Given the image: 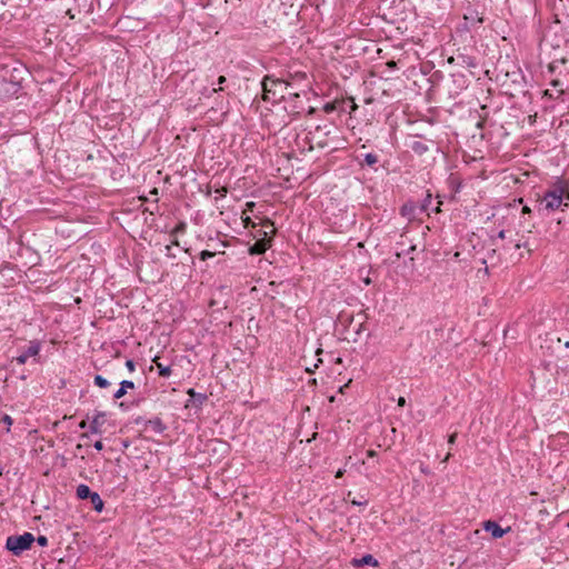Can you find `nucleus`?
I'll list each match as a JSON object with an SVG mask.
<instances>
[{"label": "nucleus", "instance_id": "nucleus-1", "mask_svg": "<svg viewBox=\"0 0 569 569\" xmlns=\"http://www.w3.org/2000/svg\"><path fill=\"white\" fill-rule=\"evenodd\" d=\"M565 197V184L562 181H558L552 186L551 189L545 192L540 202L539 210H545L548 212L555 211L563 203Z\"/></svg>", "mask_w": 569, "mask_h": 569}, {"label": "nucleus", "instance_id": "nucleus-2", "mask_svg": "<svg viewBox=\"0 0 569 569\" xmlns=\"http://www.w3.org/2000/svg\"><path fill=\"white\" fill-rule=\"evenodd\" d=\"M36 541V537L31 532H23L22 535L9 536L6 540V549L13 556H20L27 550H30Z\"/></svg>", "mask_w": 569, "mask_h": 569}, {"label": "nucleus", "instance_id": "nucleus-3", "mask_svg": "<svg viewBox=\"0 0 569 569\" xmlns=\"http://www.w3.org/2000/svg\"><path fill=\"white\" fill-rule=\"evenodd\" d=\"M331 133L330 126L323 124V126H316L313 130L308 131L306 136V140L309 142L310 147L309 149H313V143L318 148H325L327 147V140L326 137H328Z\"/></svg>", "mask_w": 569, "mask_h": 569}, {"label": "nucleus", "instance_id": "nucleus-4", "mask_svg": "<svg viewBox=\"0 0 569 569\" xmlns=\"http://www.w3.org/2000/svg\"><path fill=\"white\" fill-rule=\"evenodd\" d=\"M284 86V90H288V88L291 86L289 82H286L282 79L274 78L273 76L267 74L262 81L261 87L263 91V100L269 101L271 99V96L274 98L277 96V87Z\"/></svg>", "mask_w": 569, "mask_h": 569}, {"label": "nucleus", "instance_id": "nucleus-5", "mask_svg": "<svg viewBox=\"0 0 569 569\" xmlns=\"http://www.w3.org/2000/svg\"><path fill=\"white\" fill-rule=\"evenodd\" d=\"M106 416H107V412H104V411H96L91 422L89 423V431L83 432L80 436V438L88 439L90 437V435H101Z\"/></svg>", "mask_w": 569, "mask_h": 569}, {"label": "nucleus", "instance_id": "nucleus-6", "mask_svg": "<svg viewBox=\"0 0 569 569\" xmlns=\"http://www.w3.org/2000/svg\"><path fill=\"white\" fill-rule=\"evenodd\" d=\"M41 341L38 339L31 340L29 342V346L26 350L21 352L18 357L14 358L16 362L20 366L24 365L28 360V358L33 357L36 358L40 351H41Z\"/></svg>", "mask_w": 569, "mask_h": 569}, {"label": "nucleus", "instance_id": "nucleus-7", "mask_svg": "<svg viewBox=\"0 0 569 569\" xmlns=\"http://www.w3.org/2000/svg\"><path fill=\"white\" fill-rule=\"evenodd\" d=\"M272 244V236L262 234V238H258L254 243L249 246L248 252L250 256L263 254Z\"/></svg>", "mask_w": 569, "mask_h": 569}, {"label": "nucleus", "instance_id": "nucleus-8", "mask_svg": "<svg viewBox=\"0 0 569 569\" xmlns=\"http://www.w3.org/2000/svg\"><path fill=\"white\" fill-rule=\"evenodd\" d=\"M187 395L189 396V399L184 405L186 408L200 409L208 400V396L206 393L197 392L193 388L188 389Z\"/></svg>", "mask_w": 569, "mask_h": 569}, {"label": "nucleus", "instance_id": "nucleus-9", "mask_svg": "<svg viewBox=\"0 0 569 569\" xmlns=\"http://www.w3.org/2000/svg\"><path fill=\"white\" fill-rule=\"evenodd\" d=\"M482 526L485 531L489 532L495 539L502 538L511 530V527L502 528L498 522L493 520H487Z\"/></svg>", "mask_w": 569, "mask_h": 569}, {"label": "nucleus", "instance_id": "nucleus-10", "mask_svg": "<svg viewBox=\"0 0 569 569\" xmlns=\"http://www.w3.org/2000/svg\"><path fill=\"white\" fill-rule=\"evenodd\" d=\"M361 157L362 158H360V156L356 157V160L361 168L368 167V168H371L373 171L378 170V168H377V164L379 162L378 154H376L373 152H367L365 154H361Z\"/></svg>", "mask_w": 569, "mask_h": 569}, {"label": "nucleus", "instance_id": "nucleus-11", "mask_svg": "<svg viewBox=\"0 0 569 569\" xmlns=\"http://www.w3.org/2000/svg\"><path fill=\"white\" fill-rule=\"evenodd\" d=\"M350 563L353 568H361L365 566H379V561L370 553H366L360 558H353Z\"/></svg>", "mask_w": 569, "mask_h": 569}, {"label": "nucleus", "instance_id": "nucleus-12", "mask_svg": "<svg viewBox=\"0 0 569 569\" xmlns=\"http://www.w3.org/2000/svg\"><path fill=\"white\" fill-rule=\"evenodd\" d=\"M451 61H457V63L463 68H477L478 67L476 57L467 54V53H458L456 57L451 58Z\"/></svg>", "mask_w": 569, "mask_h": 569}, {"label": "nucleus", "instance_id": "nucleus-13", "mask_svg": "<svg viewBox=\"0 0 569 569\" xmlns=\"http://www.w3.org/2000/svg\"><path fill=\"white\" fill-rule=\"evenodd\" d=\"M353 318H351L349 327L347 328V333L350 336L349 339H351L353 342H357L360 340L361 333L363 330H366L365 322H359L357 326H352Z\"/></svg>", "mask_w": 569, "mask_h": 569}, {"label": "nucleus", "instance_id": "nucleus-14", "mask_svg": "<svg viewBox=\"0 0 569 569\" xmlns=\"http://www.w3.org/2000/svg\"><path fill=\"white\" fill-rule=\"evenodd\" d=\"M507 77H510L511 78V82L519 87V92H525V76L523 73L521 72L520 69H517L516 71H512L511 73L510 72H507L506 74Z\"/></svg>", "mask_w": 569, "mask_h": 569}, {"label": "nucleus", "instance_id": "nucleus-15", "mask_svg": "<svg viewBox=\"0 0 569 569\" xmlns=\"http://www.w3.org/2000/svg\"><path fill=\"white\" fill-rule=\"evenodd\" d=\"M134 382L131 380H122L120 382L119 389L113 393V399L119 400L123 398L128 391V389H134Z\"/></svg>", "mask_w": 569, "mask_h": 569}, {"label": "nucleus", "instance_id": "nucleus-16", "mask_svg": "<svg viewBox=\"0 0 569 569\" xmlns=\"http://www.w3.org/2000/svg\"><path fill=\"white\" fill-rule=\"evenodd\" d=\"M417 210H418V206L415 202L409 201V202H406L401 207L400 213L402 217H407V218L411 219V218H415Z\"/></svg>", "mask_w": 569, "mask_h": 569}, {"label": "nucleus", "instance_id": "nucleus-17", "mask_svg": "<svg viewBox=\"0 0 569 569\" xmlns=\"http://www.w3.org/2000/svg\"><path fill=\"white\" fill-rule=\"evenodd\" d=\"M409 148L417 156H422L429 151V146L422 141L415 140L410 142Z\"/></svg>", "mask_w": 569, "mask_h": 569}, {"label": "nucleus", "instance_id": "nucleus-18", "mask_svg": "<svg viewBox=\"0 0 569 569\" xmlns=\"http://www.w3.org/2000/svg\"><path fill=\"white\" fill-rule=\"evenodd\" d=\"M146 426H150L156 433H162L167 429V426L159 417L149 419L146 421Z\"/></svg>", "mask_w": 569, "mask_h": 569}, {"label": "nucleus", "instance_id": "nucleus-19", "mask_svg": "<svg viewBox=\"0 0 569 569\" xmlns=\"http://www.w3.org/2000/svg\"><path fill=\"white\" fill-rule=\"evenodd\" d=\"M93 492H94V491H92V490L89 488V486H87V485H84V483L79 485V486L77 487V491H76L77 497H78L79 499H81V500L89 499V498L92 496V493H93Z\"/></svg>", "mask_w": 569, "mask_h": 569}, {"label": "nucleus", "instance_id": "nucleus-20", "mask_svg": "<svg viewBox=\"0 0 569 569\" xmlns=\"http://www.w3.org/2000/svg\"><path fill=\"white\" fill-rule=\"evenodd\" d=\"M89 500L92 503V508L97 512H102V510L104 508V502L98 492H93L92 496L89 498Z\"/></svg>", "mask_w": 569, "mask_h": 569}, {"label": "nucleus", "instance_id": "nucleus-21", "mask_svg": "<svg viewBox=\"0 0 569 569\" xmlns=\"http://www.w3.org/2000/svg\"><path fill=\"white\" fill-rule=\"evenodd\" d=\"M432 202V193L430 190L426 191V197L421 201V203L418 206L419 213L428 212L430 209V204Z\"/></svg>", "mask_w": 569, "mask_h": 569}, {"label": "nucleus", "instance_id": "nucleus-22", "mask_svg": "<svg viewBox=\"0 0 569 569\" xmlns=\"http://www.w3.org/2000/svg\"><path fill=\"white\" fill-rule=\"evenodd\" d=\"M153 362L157 365L158 368V375L163 378H168L171 375V367L164 366L157 361V358L153 359Z\"/></svg>", "mask_w": 569, "mask_h": 569}, {"label": "nucleus", "instance_id": "nucleus-23", "mask_svg": "<svg viewBox=\"0 0 569 569\" xmlns=\"http://www.w3.org/2000/svg\"><path fill=\"white\" fill-rule=\"evenodd\" d=\"M93 382L97 387L106 389L110 386V381L101 375H96Z\"/></svg>", "mask_w": 569, "mask_h": 569}, {"label": "nucleus", "instance_id": "nucleus-24", "mask_svg": "<svg viewBox=\"0 0 569 569\" xmlns=\"http://www.w3.org/2000/svg\"><path fill=\"white\" fill-rule=\"evenodd\" d=\"M261 227H263L266 229L270 228V231H269L270 233H274V231H276V228L273 226V221L271 219H269V218H264L261 221Z\"/></svg>", "mask_w": 569, "mask_h": 569}, {"label": "nucleus", "instance_id": "nucleus-25", "mask_svg": "<svg viewBox=\"0 0 569 569\" xmlns=\"http://www.w3.org/2000/svg\"><path fill=\"white\" fill-rule=\"evenodd\" d=\"M34 542H37L40 547H47L49 541L46 536L40 535L36 538Z\"/></svg>", "mask_w": 569, "mask_h": 569}, {"label": "nucleus", "instance_id": "nucleus-26", "mask_svg": "<svg viewBox=\"0 0 569 569\" xmlns=\"http://www.w3.org/2000/svg\"><path fill=\"white\" fill-rule=\"evenodd\" d=\"M213 256H214V252L209 251V250H203V251L200 252V259L202 261H206V260L212 258Z\"/></svg>", "mask_w": 569, "mask_h": 569}, {"label": "nucleus", "instance_id": "nucleus-27", "mask_svg": "<svg viewBox=\"0 0 569 569\" xmlns=\"http://www.w3.org/2000/svg\"><path fill=\"white\" fill-rule=\"evenodd\" d=\"M126 367L130 372H133L136 370V362L132 359H128L126 361Z\"/></svg>", "mask_w": 569, "mask_h": 569}, {"label": "nucleus", "instance_id": "nucleus-28", "mask_svg": "<svg viewBox=\"0 0 569 569\" xmlns=\"http://www.w3.org/2000/svg\"><path fill=\"white\" fill-rule=\"evenodd\" d=\"M243 224L246 228H256V223L249 217L243 219Z\"/></svg>", "mask_w": 569, "mask_h": 569}, {"label": "nucleus", "instance_id": "nucleus-29", "mask_svg": "<svg viewBox=\"0 0 569 569\" xmlns=\"http://www.w3.org/2000/svg\"><path fill=\"white\" fill-rule=\"evenodd\" d=\"M226 81H227L226 77H224V76H220V77L218 78L217 83H218L219 86H222ZM220 90H222V88H221V87H219V89L213 88V91H214V92L220 91Z\"/></svg>", "mask_w": 569, "mask_h": 569}, {"label": "nucleus", "instance_id": "nucleus-30", "mask_svg": "<svg viewBox=\"0 0 569 569\" xmlns=\"http://www.w3.org/2000/svg\"><path fill=\"white\" fill-rule=\"evenodd\" d=\"M520 248H527L528 249V252H531V249L528 247V242H520L518 241L517 243H515V249H520Z\"/></svg>", "mask_w": 569, "mask_h": 569}, {"label": "nucleus", "instance_id": "nucleus-31", "mask_svg": "<svg viewBox=\"0 0 569 569\" xmlns=\"http://www.w3.org/2000/svg\"><path fill=\"white\" fill-rule=\"evenodd\" d=\"M264 233H266L267 236H270V234H271V233H270L269 231H267V230L258 229V230H257V232L254 233V238H256V240H257L258 238H262V234H264Z\"/></svg>", "mask_w": 569, "mask_h": 569}, {"label": "nucleus", "instance_id": "nucleus-32", "mask_svg": "<svg viewBox=\"0 0 569 569\" xmlns=\"http://www.w3.org/2000/svg\"><path fill=\"white\" fill-rule=\"evenodd\" d=\"M88 420H89V416L86 417V419H82L80 422H79V428L80 429H86V428H89V425H88Z\"/></svg>", "mask_w": 569, "mask_h": 569}, {"label": "nucleus", "instance_id": "nucleus-33", "mask_svg": "<svg viewBox=\"0 0 569 569\" xmlns=\"http://www.w3.org/2000/svg\"><path fill=\"white\" fill-rule=\"evenodd\" d=\"M146 421L147 420H144L143 417H141V416H138L137 418L133 419L134 425H144L146 426Z\"/></svg>", "mask_w": 569, "mask_h": 569}, {"label": "nucleus", "instance_id": "nucleus-34", "mask_svg": "<svg viewBox=\"0 0 569 569\" xmlns=\"http://www.w3.org/2000/svg\"><path fill=\"white\" fill-rule=\"evenodd\" d=\"M93 447L96 450L98 451H101L103 449V443L101 440H97L94 443H93Z\"/></svg>", "mask_w": 569, "mask_h": 569}, {"label": "nucleus", "instance_id": "nucleus-35", "mask_svg": "<svg viewBox=\"0 0 569 569\" xmlns=\"http://www.w3.org/2000/svg\"><path fill=\"white\" fill-rule=\"evenodd\" d=\"M2 421H3L4 423H7L8 426H11V425H12V422H13L12 418H11L10 416H8V415H4V416H3Z\"/></svg>", "mask_w": 569, "mask_h": 569}, {"label": "nucleus", "instance_id": "nucleus-36", "mask_svg": "<svg viewBox=\"0 0 569 569\" xmlns=\"http://www.w3.org/2000/svg\"><path fill=\"white\" fill-rule=\"evenodd\" d=\"M351 503H352L353 506H366V505L368 503V500L360 501V500H356V499H353V500L351 501Z\"/></svg>", "mask_w": 569, "mask_h": 569}, {"label": "nucleus", "instance_id": "nucleus-37", "mask_svg": "<svg viewBox=\"0 0 569 569\" xmlns=\"http://www.w3.org/2000/svg\"><path fill=\"white\" fill-rule=\"evenodd\" d=\"M323 109H325V111H326L327 113H330V112H332L336 108H335V106H333V104H331V103H327V104L325 106V108H323Z\"/></svg>", "mask_w": 569, "mask_h": 569}, {"label": "nucleus", "instance_id": "nucleus-38", "mask_svg": "<svg viewBox=\"0 0 569 569\" xmlns=\"http://www.w3.org/2000/svg\"><path fill=\"white\" fill-rule=\"evenodd\" d=\"M397 402H398V406H399V407H405V406H406V403H407V401H406V398H405V397H399Z\"/></svg>", "mask_w": 569, "mask_h": 569}, {"label": "nucleus", "instance_id": "nucleus-39", "mask_svg": "<svg viewBox=\"0 0 569 569\" xmlns=\"http://www.w3.org/2000/svg\"><path fill=\"white\" fill-rule=\"evenodd\" d=\"M550 84H551L552 87H555V88H558V87H560V86H561V81H560V80H558V79H556V80H552V81L550 82Z\"/></svg>", "mask_w": 569, "mask_h": 569}, {"label": "nucleus", "instance_id": "nucleus-40", "mask_svg": "<svg viewBox=\"0 0 569 569\" xmlns=\"http://www.w3.org/2000/svg\"><path fill=\"white\" fill-rule=\"evenodd\" d=\"M121 445H122V448H123V449H127V448H129V446H130V440L124 439V440H122V441H121Z\"/></svg>", "mask_w": 569, "mask_h": 569}, {"label": "nucleus", "instance_id": "nucleus-41", "mask_svg": "<svg viewBox=\"0 0 569 569\" xmlns=\"http://www.w3.org/2000/svg\"><path fill=\"white\" fill-rule=\"evenodd\" d=\"M497 238L505 239L506 238V230H500L497 234Z\"/></svg>", "mask_w": 569, "mask_h": 569}, {"label": "nucleus", "instance_id": "nucleus-42", "mask_svg": "<svg viewBox=\"0 0 569 569\" xmlns=\"http://www.w3.org/2000/svg\"><path fill=\"white\" fill-rule=\"evenodd\" d=\"M367 456L372 458L377 456V452L375 450H368Z\"/></svg>", "mask_w": 569, "mask_h": 569}, {"label": "nucleus", "instance_id": "nucleus-43", "mask_svg": "<svg viewBox=\"0 0 569 569\" xmlns=\"http://www.w3.org/2000/svg\"><path fill=\"white\" fill-rule=\"evenodd\" d=\"M441 204H442V201H441V200H439V201H438V206H437L436 208H433L432 210H433L435 212H439V211H440V206H441Z\"/></svg>", "mask_w": 569, "mask_h": 569}, {"label": "nucleus", "instance_id": "nucleus-44", "mask_svg": "<svg viewBox=\"0 0 569 569\" xmlns=\"http://www.w3.org/2000/svg\"><path fill=\"white\" fill-rule=\"evenodd\" d=\"M530 212H531V209L528 206H525L522 208V213H530Z\"/></svg>", "mask_w": 569, "mask_h": 569}, {"label": "nucleus", "instance_id": "nucleus-45", "mask_svg": "<svg viewBox=\"0 0 569 569\" xmlns=\"http://www.w3.org/2000/svg\"><path fill=\"white\" fill-rule=\"evenodd\" d=\"M456 438H457V435H456V433L451 435V436L449 437V442H450V443H453V442L456 441Z\"/></svg>", "mask_w": 569, "mask_h": 569}, {"label": "nucleus", "instance_id": "nucleus-46", "mask_svg": "<svg viewBox=\"0 0 569 569\" xmlns=\"http://www.w3.org/2000/svg\"><path fill=\"white\" fill-rule=\"evenodd\" d=\"M565 193H566L565 200L569 201V189L567 188V186H565Z\"/></svg>", "mask_w": 569, "mask_h": 569}, {"label": "nucleus", "instance_id": "nucleus-47", "mask_svg": "<svg viewBox=\"0 0 569 569\" xmlns=\"http://www.w3.org/2000/svg\"><path fill=\"white\" fill-rule=\"evenodd\" d=\"M288 94H289L290 97H293V98H299V97H300V94H299V93H297V92H290V91H288Z\"/></svg>", "mask_w": 569, "mask_h": 569}, {"label": "nucleus", "instance_id": "nucleus-48", "mask_svg": "<svg viewBox=\"0 0 569 569\" xmlns=\"http://www.w3.org/2000/svg\"><path fill=\"white\" fill-rule=\"evenodd\" d=\"M247 207L249 210H252V208L254 207V202H247Z\"/></svg>", "mask_w": 569, "mask_h": 569}, {"label": "nucleus", "instance_id": "nucleus-49", "mask_svg": "<svg viewBox=\"0 0 569 569\" xmlns=\"http://www.w3.org/2000/svg\"><path fill=\"white\" fill-rule=\"evenodd\" d=\"M363 282H365L366 284H370V283H371V279H370L369 277H367L366 279H363Z\"/></svg>", "mask_w": 569, "mask_h": 569}, {"label": "nucleus", "instance_id": "nucleus-50", "mask_svg": "<svg viewBox=\"0 0 569 569\" xmlns=\"http://www.w3.org/2000/svg\"><path fill=\"white\" fill-rule=\"evenodd\" d=\"M342 476V470H338L336 477H341Z\"/></svg>", "mask_w": 569, "mask_h": 569}, {"label": "nucleus", "instance_id": "nucleus-51", "mask_svg": "<svg viewBox=\"0 0 569 569\" xmlns=\"http://www.w3.org/2000/svg\"><path fill=\"white\" fill-rule=\"evenodd\" d=\"M549 69H550L551 71H553V69H555V62H553V63H551V64L549 66Z\"/></svg>", "mask_w": 569, "mask_h": 569}, {"label": "nucleus", "instance_id": "nucleus-52", "mask_svg": "<svg viewBox=\"0 0 569 569\" xmlns=\"http://www.w3.org/2000/svg\"><path fill=\"white\" fill-rule=\"evenodd\" d=\"M317 433H313L312 435V438L311 439H308V442H310L311 440H313L316 438Z\"/></svg>", "mask_w": 569, "mask_h": 569}, {"label": "nucleus", "instance_id": "nucleus-53", "mask_svg": "<svg viewBox=\"0 0 569 569\" xmlns=\"http://www.w3.org/2000/svg\"><path fill=\"white\" fill-rule=\"evenodd\" d=\"M563 93H565V90H563V89H560V90H559V94L561 96V94H563Z\"/></svg>", "mask_w": 569, "mask_h": 569}, {"label": "nucleus", "instance_id": "nucleus-54", "mask_svg": "<svg viewBox=\"0 0 569 569\" xmlns=\"http://www.w3.org/2000/svg\"><path fill=\"white\" fill-rule=\"evenodd\" d=\"M140 401L141 400H137V401L133 402V405L139 406Z\"/></svg>", "mask_w": 569, "mask_h": 569}, {"label": "nucleus", "instance_id": "nucleus-55", "mask_svg": "<svg viewBox=\"0 0 569 569\" xmlns=\"http://www.w3.org/2000/svg\"><path fill=\"white\" fill-rule=\"evenodd\" d=\"M352 109H357V104L352 102Z\"/></svg>", "mask_w": 569, "mask_h": 569}, {"label": "nucleus", "instance_id": "nucleus-56", "mask_svg": "<svg viewBox=\"0 0 569 569\" xmlns=\"http://www.w3.org/2000/svg\"><path fill=\"white\" fill-rule=\"evenodd\" d=\"M565 347H566V348H569V341H567V342L565 343Z\"/></svg>", "mask_w": 569, "mask_h": 569}]
</instances>
